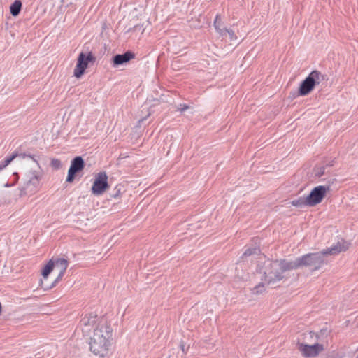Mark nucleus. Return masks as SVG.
Instances as JSON below:
<instances>
[{
    "label": "nucleus",
    "mask_w": 358,
    "mask_h": 358,
    "mask_svg": "<svg viewBox=\"0 0 358 358\" xmlns=\"http://www.w3.org/2000/svg\"><path fill=\"white\" fill-rule=\"evenodd\" d=\"M292 270H294L292 261L264 259L259 262L256 272L261 281L267 286H277L280 282L288 278V272Z\"/></svg>",
    "instance_id": "nucleus-1"
},
{
    "label": "nucleus",
    "mask_w": 358,
    "mask_h": 358,
    "mask_svg": "<svg viewBox=\"0 0 358 358\" xmlns=\"http://www.w3.org/2000/svg\"><path fill=\"white\" fill-rule=\"evenodd\" d=\"M113 329L106 320H101L90 337V352L98 358H108L111 352Z\"/></svg>",
    "instance_id": "nucleus-2"
},
{
    "label": "nucleus",
    "mask_w": 358,
    "mask_h": 358,
    "mask_svg": "<svg viewBox=\"0 0 358 358\" xmlns=\"http://www.w3.org/2000/svg\"><path fill=\"white\" fill-rule=\"evenodd\" d=\"M350 243L345 240H341L331 247L324 249L321 252L306 254L292 262L294 269L300 266L310 267L313 271L319 270L327 264L325 256L336 255L349 249Z\"/></svg>",
    "instance_id": "nucleus-3"
},
{
    "label": "nucleus",
    "mask_w": 358,
    "mask_h": 358,
    "mask_svg": "<svg viewBox=\"0 0 358 358\" xmlns=\"http://www.w3.org/2000/svg\"><path fill=\"white\" fill-rule=\"evenodd\" d=\"M41 176L37 171H30L26 173L23 185L20 188V196L34 194L38 191Z\"/></svg>",
    "instance_id": "nucleus-4"
},
{
    "label": "nucleus",
    "mask_w": 358,
    "mask_h": 358,
    "mask_svg": "<svg viewBox=\"0 0 358 358\" xmlns=\"http://www.w3.org/2000/svg\"><path fill=\"white\" fill-rule=\"evenodd\" d=\"M325 80V76L318 71H313L306 77V78L301 83L299 88V95L306 96L315 87V85Z\"/></svg>",
    "instance_id": "nucleus-5"
},
{
    "label": "nucleus",
    "mask_w": 358,
    "mask_h": 358,
    "mask_svg": "<svg viewBox=\"0 0 358 358\" xmlns=\"http://www.w3.org/2000/svg\"><path fill=\"white\" fill-rule=\"evenodd\" d=\"M329 190V185H320L313 188L307 196L308 206H315L321 203L326 194Z\"/></svg>",
    "instance_id": "nucleus-6"
},
{
    "label": "nucleus",
    "mask_w": 358,
    "mask_h": 358,
    "mask_svg": "<svg viewBox=\"0 0 358 358\" xmlns=\"http://www.w3.org/2000/svg\"><path fill=\"white\" fill-rule=\"evenodd\" d=\"M297 349L304 357L311 358L317 356L322 352L324 350V346L319 343L308 345L303 343H298Z\"/></svg>",
    "instance_id": "nucleus-7"
},
{
    "label": "nucleus",
    "mask_w": 358,
    "mask_h": 358,
    "mask_svg": "<svg viewBox=\"0 0 358 358\" xmlns=\"http://www.w3.org/2000/svg\"><path fill=\"white\" fill-rule=\"evenodd\" d=\"M108 187L106 173L105 172H100L95 177L92 187V192L96 196L101 195Z\"/></svg>",
    "instance_id": "nucleus-8"
},
{
    "label": "nucleus",
    "mask_w": 358,
    "mask_h": 358,
    "mask_svg": "<svg viewBox=\"0 0 358 358\" xmlns=\"http://www.w3.org/2000/svg\"><path fill=\"white\" fill-rule=\"evenodd\" d=\"M94 57L92 52H88L85 55L84 52L80 53L78 57L77 64L74 69L73 75L76 78H80L87 68L88 63L93 62Z\"/></svg>",
    "instance_id": "nucleus-9"
},
{
    "label": "nucleus",
    "mask_w": 358,
    "mask_h": 358,
    "mask_svg": "<svg viewBox=\"0 0 358 358\" xmlns=\"http://www.w3.org/2000/svg\"><path fill=\"white\" fill-rule=\"evenodd\" d=\"M101 320L104 318L99 317L94 313H90L82 316L80 324L83 331H89L92 328H95Z\"/></svg>",
    "instance_id": "nucleus-10"
},
{
    "label": "nucleus",
    "mask_w": 358,
    "mask_h": 358,
    "mask_svg": "<svg viewBox=\"0 0 358 358\" xmlns=\"http://www.w3.org/2000/svg\"><path fill=\"white\" fill-rule=\"evenodd\" d=\"M84 160L80 156L76 157L71 162L70 168L68 171L66 182H71L73 181L75 175L77 172L82 171L84 168Z\"/></svg>",
    "instance_id": "nucleus-11"
},
{
    "label": "nucleus",
    "mask_w": 358,
    "mask_h": 358,
    "mask_svg": "<svg viewBox=\"0 0 358 358\" xmlns=\"http://www.w3.org/2000/svg\"><path fill=\"white\" fill-rule=\"evenodd\" d=\"M134 57H135V54L130 51H127L125 53L122 54V55H116L113 58V66H116L123 64L124 63L128 62L129 61L134 59Z\"/></svg>",
    "instance_id": "nucleus-12"
},
{
    "label": "nucleus",
    "mask_w": 358,
    "mask_h": 358,
    "mask_svg": "<svg viewBox=\"0 0 358 358\" xmlns=\"http://www.w3.org/2000/svg\"><path fill=\"white\" fill-rule=\"evenodd\" d=\"M54 268L59 272L56 280H60L67 269L68 261L63 258H58L54 261Z\"/></svg>",
    "instance_id": "nucleus-13"
},
{
    "label": "nucleus",
    "mask_w": 358,
    "mask_h": 358,
    "mask_svg": "<svg viewBox=\"0 0 358 358\" xmlns=\"http://www.w3.org/2000/svg\"><path fill=\"white\" fill-rule=\"evenodd\" d=\"M88 221L89 219L85 217L83 213L78 214L77 215V218L75 220L77 227L83 230H85L87 228Z\"/></svg>",
    "instance_id": "nucleus-14"
},
{
    "label": "nucleus",
    "mask_w": 358,
    "mask_h": 358,
    "mask_svg": "<svg viewBox=\"0 0 358 358\" xmlns=\"http://www.w3.org/2000/svg\"><path fill=\"white\" fill-rule=\"evenodd\" d=\"M22 7V3L20 0H15L10 7V11L13 16L19 15Z\"/></svg>",
    "instance_id": "nucleus-15"
},
{
    "label": "nucleus",
    "mask_w": 358,
    "mask_h": 358,
    "mask_svg": "<svg viewBox=\"0 0 358 358\" xmlns=\"http://www.w3.org/2000/svg\"><path fill=\"white\" fill-rule=\"evenodd\" d=\"M54 266H55V264H54V260L52 259H50L48 264L44 266V268H43L42 270V276L44 279H46L48 278V276L49 275V274L51 273V271L53 270L54 268Z\"/></svg>",
    "instance_id": "nucleus-16"
},
{
    "label": "nucleus",
    "mask_w": 358,
    "mask_h": 358,
    "mask_svg": "<svg viewBox=\"0 0 358 358\" xmlns=\"http://www.w3.org/2000/svg\"><path fill=\"white\" fill-rule=\"evenodd\" d=\"M291 204L293 206L297 208H302L303 206H308V199L307 196L306 197H300L296 199H294L291 201Z\"/></svg>",
    "instance_id": "nucleus-17"
},
{
    "label": "nucleus",
    "mask_w": 358,
    "mask_h": 358,
    "mask_svg": "<svg viewBox=\"0 0 358 358\" xmlns=\"http://www.w3.org/2000/svg\"><path fill=\"white\" fill-rule=\"evenodd\" d=\"M214 27H215V29H216L217 32L220 36H223V35L225 34V29H222L221 28V22H220V20L219 15H217L215 17V21H214Z\"/></svg>",
    "instance_id": "nucleus-18"
},
{
    "label": "nucleus",
    "mask_w": 358,
    "mask_h": 358,
    "mask_svg": "<svg viewBox=\"0 0 358 358\" xmlns=\"http://www.w3.org/2000/svg\"><path fill=\"white\" fill-rule=\"evenodd\" d=\"M267 285L264 281H262L253 289V294H262L265 291V286Z\"/></svg>",
    "instance_id": "nucleus-19"
},
{
    "label": "nucleus",
    "mask_w": 358,
    "mask_h": 358,
    "mask_svg": "<svg viewBox=\"0 0 358 358\" xmlns=\"http://www.w3.org/2000/svg\"><path fill=\"white\" fill-rule=\"evenodd\" d=\"M17 154H13L10 157L5 159L4 161L0 164V171L6 168L17 157Z\"/></svg>",
    "instance_id": "nucleus-20"
},
{
    "label": "nucleus",
    "mask_w": 358,
    "mask_h": 358,
    "mask_svg": "<svg viewBox=\"0 0 358 358\" xmlns=\"http://www.w3.org/2000/svg\"><path fill=\"white\" fill-rule=\"evenodd\" d=\"M334 358H352V355L350 352H338Z\"/></svg>",
    "instance_id": "nucleus-21"
},
{
    "label": "nucleus",
    "mask_w": 358,
    "mask_h": 358,
    "mask_svg": "<svg viewBox=\"0 0 358 358\" xmlns=\"http://www.w3.org/2000/svg\"><path fill=\"white\" fill-rule=\"evenodd\" d=\"M259 252V249L255 248H248L247 249L244 253L243 254V257H248L250 255H252V254H257Z\"/></svg>",
    "instance_id": "nucleus-22"
},
{
    "label": "nucleus",
    "mask_w": 358,
    "mask_h": 358,
    "mask_svg": "<svg viewBox=\"0 0 358 358\" xmlns=\"http://www.w3.org/2000/svg\"><path fill=\"white\" fill-rule=\"evenodd\" d=\"M226 33L229 34L231 41H235L237 39V37L233 30L226 29L225 34Z\"/></svg>",
    "instance_id": "nucleus-23"
},
{
    "label": "nucleus",
    "mask_w": 358,
    "mask_h": 358,
    "mask_svg": "<svg viewBox=\"0 0 358 358\" xmlns=\"http://www.w3.org/2000/svg\"><path fill=\"white\" fill-rule=\"evenodd\" d=\"M52 165L55 167L59 168L60 166V162L58 159L52 160Z\"/></svg>",
    "instance_id": "nucleus-24"
},
{
    "label": "nucleus",
    "mask_w": 358,
    "mask_h": 358,
    "mask_svg": "<svg viewBox=\"0 0 358 358\" xmlns=\"http://www.w3.org/2000/svg\"><path fill=\"white\" fill-rule=\"evenodd\" d=\"M120 195H121V192H120V189H118L117 190V192H116L114 195H113L112 196H113V198H115V199H117V198H120Z\"/></svg>",
    "instance_id": "nucleus-25"
},
{
    "label": "nucleus",
    "mask_w": 358,
    "mask_h": 358,
    "mask_svg": "<svg viewBox=\"0 0 358 358\" xmlns=\"http://www.w3.org/2000/svg\"><path fill=\"white\" fill-rule=\"evenodd\" d=\"M189 107L186 105H180V108H179V110L181 111V112H183L185 111V110H187Z\"/></svg>",
    "instance_id": "nucleus-26"
},
{
    "label": "nucleus",
    "mask_w": 358,
    "mask_h": 358,
    "mask_svg": "<svg viewBox=\"0 0 358 358\" xmlns=\"http://www.w3.org/2000/svg\"><path fill=\"white\" fill-rule=\"evenodd\" d=\"M24 157H26V155H24ZM27 157H28L29 158H30V159H33V160L35 162V163L36 164V165H37V166H38V163L37 162V161H36V160H35V159H34L31 156H30V155H27Z\"/></svg>",
    "instance_id": "nucleus-27"
},
{
    "label": "nucleus",
    "mask_w": 358,
    "mask_h": 358,
    "mask_svg": "<svg viewBox=\"0 0 358 358\" xmlns=\"http://www.w3.org/2000/svg\"><path fill=\"white\" fill-rule=\"evenodd\" d=\"M322 174H323V171H320V172L317 173V175L319 176H322Z\"/></svg>",
    "instance_id": "nucleus-28"
},
{
    "label": "nucleus",
    "mask_w": 358,
    "mask_h": 358,
    "mask_svg": "<svg viewBox=\"0 0 358 358\" xmlns=\"http://www.w3.org/2000/svg\"><path fill=\"white\" fill-rule=\"evenodd\" d=\"M43 280H41V285L42 287H43Z\"/></svg>",
    "instance_id": "nucleus-29"
},
{
    "label": "nucleus",
    "mask_w": 358,
    "mask_h": 358,
    "mask_svg": "<svg viewBox=\"0 0 358 358\" xmlns=\"http://www.w3.org/2000/svg\"><path fill=\"white\" fill-rule=\"evenodd\" d=\"M5 186L6 187H10V185H9L8 184H6Z\"/></svg>",
    "instance_id": "nucleus-30"
},
{
    "label": "nucleus",
    "mask_w": 358,
    "mask_h": 358,
    "mask_svg": "<svg viewBox=\"0 0 358 358\" xmlns=\"http://www.w3.org/2000/svg\"><path fill=\"white\" fill-rule=\"evenodd\" d=\"M357 352H358V349H357Z\"/></svg>",
    "instance_id": "nucleus-31"
}]
</instances>
